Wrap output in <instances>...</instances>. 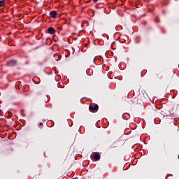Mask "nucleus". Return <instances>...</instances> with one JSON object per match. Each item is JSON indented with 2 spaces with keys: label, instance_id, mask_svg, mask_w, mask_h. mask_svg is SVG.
Returning a JSON list of instances; mask_svg holds the SVG:
<instances>
[{
  "label": "nucleus",
  "instance_id": "4",
  "mask_svg": "<svg viewBox=\"0 0 179 179\" xmlns=\"http://www.w3.org/2000/svg\"><path fill=\"white\" fill-rule=\"evenodd\" d=\"M51 17H57V11H51L50 13Z\"/></svg>",
  "mask_w": 179,
  "mask_h": 179
},
{
  "label": "nucleus",
  "instance_id": "2",
  "mask_svg": "<svg viewBox=\"0 0 179 179\" xmlns=\"http://www.w3.org/2000/svg\"><path fill=\"white\" fill-rule=\"evenodd\" d=\"M8 66H15L16 65V60H10L7 63Z\"/></svg>",
  "mask_w": 179,
  "mask_h": 179
},
{
  "label": "nucleus",
  "instance_id": "7",
  "mask_svg": "<svg viewBox=\"0 0 179 179\" xmlns=\"http://www.w3.org/2000/svg\"><path fill=\"white\" fill-rule=\"evenodd\" d=\"M39 125L41 127L43 125V122H41Z\"/></svg>",
  "mask_w": 179,
  "mask_h": 179
},
{
  "label": "nucleus",
  "instance_id": "8",
  "mask_svg": "<svg viewBox=\"0 0 179 179\" xmlns=\"http://www.w3.org/2000/svg\"><path fill=\"white\" fill-rule=\"evenodd\" d=\"M94 1V2H97V1H99V0H93Z\"/></svg>",
  "mask_w": 179,
  "mask_h": 179
},
{
  "label": "nucleus",
  "instance_id": "6",
  "mask_svg": "<svg viewBox=\"0 0 179 179\" xmlns=\"http://www.w3.org/2000/svg\"><path fill=\"white\" fill-rule=\"evenodd\" d=\"M5 5V1H0V8H2Z\"/></svg>",
  "mask_w": 179,
  "mask_h": 179
},
{
  "label": "nucleus",
  "instance_id": "1",
  "mask_svg": "<svg viewBox=\"0 0 179 179\" xmlns=\"http://www.w3.org/2000/svg\"><path fill=\"white\" fill-rule=\"evenodd\" d=\"M98 110H99L98 105L90 106V111L94 112V111H97Z\"/></svg>",
  "mask_w": 179,
  "mask_h": 179
},
{
  "label": "nucleus",
  "instance_id": "3",
  "mask_svg": "<svg viewBox=\"0 0 179 179\" xmlns=\"http://www.w3.org/2000/svg\"><path fill=\"white\" fill-rule=\"evenodd\" d=\"M48 33L49 34H54V33H55V29H54L52 27H50L48 29Z\"/></svg>",
  "mask_w": 179,
  "mask_h": 179
},
{
  "label": "nucleus",
  "instance_id": "5",
  "mask_svg": "<svg viewBox=\"0 0 179 179\" xmlns=\"http://www.w3.org/2000/svg\"><path fill=\"white\" fill-rule=\"evenodd\" d=\"M94 159L95 160H100V155L99 154H97V153H95L94 155Z\"/></svg>",
  "mask_w": 179,
  "mask_h": 179
}]
</instances>
